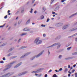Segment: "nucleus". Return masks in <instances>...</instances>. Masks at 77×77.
Returning a JSON list of instances; mask_svg holds the SVG:
<instances>
[{"label":"nucleus","instance_id":"nucleus-26","mask_svg":"<svg viewBox=\"0 0 77 77\" xmlns=\"http://www.w3.org/2000/svg\"><path fill=\"white\" fill-rule=\"evenodd\" d=\"M67 71H68V69H65V71H64V72H67Z\"/></svg>","mask_w":77,"mask_h":77},{"label":"nucleus","instance_id":"nucleus-23","mask_svg":"<svg viewBox=\"0 0 77 77\" xmlns=\"http://www.w3.org/2000/svg\"><path fill=\"white\" fill-rule=\"evenodd\" d=\"M54 0H51V5L53 3V2H54Z\"/></svg>","mask_w":77,"mask_h":77},{"label":"nucleus","instance_id":"nucleus-54","mask_svg":"<svg viewBox=\"0 0 77 77\" xmlns=\"http://www.w3.org/2000/svg\"><path fill=\"white\" fill-rule=\"evenodd\" d=\"M68 67L69 68H70V65H68Z\"/></svg>","mask_w":77,"mask_h":77},{"label":"nucleus","instance_id":"nucleus-43","mask_svg":"<svg viewBox=\"0 0 77 77\" xmlns=\"http://www.w3.org/2000/svg\"><path fill=\"white\" fill-rule=\"evenodd\" d=\"M68 72H69V74H71V72H70V71H68Z\"/></svg>","mask_w":77,"mask_h":77},{"label":"nucleus","instance_id":"nucleus-29","mask_svg":"<svg viewBox=\"0 0 77 77\" xmlns=\"http://www.w3.org/2000/svg\"><path fill=\"white\" fill-rule=\"evenodd\" d=\"M49 21H50V19L48 18L47 19L46 22H48Z\"/></svg>","mask_w":77,"mask_h":77},{"label":"nucleus","instance_id":"nucleus-11","mask_svg":"<svg viewBox=\"0 0 77 77\" xmlns=\"http://www.w3.org/2000/svg\"><path fill=\"white\" fill-rule=\"evenodd\" d=\"M59 44H60V43H55L54 44H53V45H52L51 47H53V46H54V45H59Z\"/></svg>","mask_w":77,"mask_h":77},{"label":"nucleus","instance_id":"nucleus-45","mask_svg":"<svg viewBox=\"0 0 77 77\" xmlns=\"http://www.w3.org/2000/svg\"><path fill=\"white\" fill-rule=\"evenodd\" d=\"M3 60H6V59H5V57H3Z\"/></svg>","mask_w":77,"mask_h":77},{"label":"nucleus","instance_id":"nucleus-64","mask_svg":"<svg viewBox=\"0 0 77 77\" xmlns=\"http://www.w3.org/2000/svg\"><path fill=\"white\" fill-rule=\"evenodd\" d=\"M75 41H77V38H75Z\"/></svg>","mask_w":77,"mask_h":77},{"label":"nucleus","instance_id":"nucleus-60","mask_svg":"<svg viewBox=\"0 0 77 77\" xmlns=\"http://www.w3.org/2000/svg\"><path fill=\"white\" fill-rule=\"evenodd\" d=\"M35 75H36V76H37V75H38V74H37L36 73H35Z\"/></svg>","mask_w":77,"mask_h":77},{"label":"nucleus","instance_id":"nucleus-46","mask_svg":"<svg viewBox=\"0 0 77 77\" xmlns=\"http://www.w3.org/2000/svg\"><path fill=\"white\" fill-rule=\"evenodd\" d=\"M55 71H56V72H59V71H57V70H55Z\"/></svg>","mask_w":77,"mask_h":77},{"label":"nucleus","instance_id":"nucleus-19","mask_svg":"<svg viewBox=\"0 0 77 77\" xmlns=\"http://www.w3.org/2000/svg\"><path fill=\"white\" fill-rule=\"evenodd\" d=\"M44 16L43 15H42L41 16V20H43V19H44Z\"/></svg>","mask_w":77,"mask_h":77},{"label":"nucleus","instance_id":"nucleus-34","mask_svg":"<svg viewBox=\"0 0 77 77\" xmlns=\"http://www.w3.org/2000/svg\"><path fill=\"white\" fill-rule=\"evenodd\" d=\"M13 49H14V48H11L9 51H12Z\"/></svg>","mask_w":77,"mask_h":77},{"label":"nucleus","instance_id":"nucleus-12","mask_svg":"<svg viewBox=\"0 0 77 77\" xmlns=\"http://www.w3.org/2000/svg\"><path fill=\"white\" fill-rule=\"evenodd\" d=\"M42 54V53H40L39 54H38L37 56H35L36 57H39V56H41Z\"/></svg>","mask_w":77,"mask_h":77},{"label":"nucleus","instance_id":"nucleus-21","mask_svg":"<svg viewBox=\"0 0 77 77\" xmlns=\"http://www.w3.org/2000/svg\"><path fill=\"white\" fill-rule=\"evenodd\" d=\"M45 25L42 24L41 25V27H45Z\"/></svg>","mask_w":77,"mask_h":77},{"label":"nucleus","instance_id":"nucleus-10","mask_svg":"<svg viewBox=\"0 0 77 77\" xmlns=\"http://www.w3.org/2000/svg\"><path fill=\"white\" fill-rule=\"evenodd\" d=\"M67 28L66 26V25H64L62 27V29H66Z\"/></svg>","mask_w":77,"mask_h":77},{"label":"nucleus","instance_id":"nucleus-18","mask_svg":"<svg viewBox=\"0 0 77 77\" xmlns=\"http://www.w3.org/2000/svg\"><path fill=\"white\" fill-rule=\"evenodd\" d=\"M5 24H6V23L4 24L3 26H0V28H1L2 27H3L4 26H5Z\"/></svg>","mask_w":77,"mask_h":77},{"label":"nucleus","instance_id":"nucleus-48","mask_svg":"<svg viewBox=\"0 0 77 77\" xmlns=\"http://www.w3.org/2000/svg\"><path fill=\"white\" fill-rule=\"evenodd\" d=\"M46 35H45V34H43V37H45V36Z\"/></svg>","mask_w":77,"mask_h":77},{"label":"nucleus","instance_id":"nucleus-57","mask_svg":"<svg viewBox=\"0 0 77 77\" xmlns=\"http://www.w3.org/2000/svg\"><path fill=\"white\" fill-rule=\"evenodd\" d=\"M76 66V64H75L73 65V67H75Z\"/></svg>","mask_w":77,"mask_h":77},{"label":"nucleus","instance_id":"nucleus-1","mask_svg":"<svg viewBox=\"0 0 77 77\" xmlns=\"http://www.w3.org/2000/svg\"><path fill=\"white\" fill-rule=\"evenodd\" d=\"M34 42L37 45H39V44H40L42 43V40H39V37H38L35 40Z\"/></svg>","mask_w":77,"mask_h":77},{"label":"nucleus","instance_id":"nucleus-47","mask_svg":"<svg viewBox=\"0 0 77 77\" xmlns=\"http://www.w3.org/2000/svg\"><path fill=\"white\" fill-rule=\"evenodd\" d=\"M68 59H69V58H67L65 59V60H68Z\"/></svg>","mask_w":77,"mask_h":77},{"label":"nucleus","instance_id":"nucleus-17","mask_svg":"<svg viewBox=\"0 0 77 77\" xmlns=\"http://www.w3.org/2000/svg\"><path fill=\"white\" fill-rule=\"evenodd\" d=\"M66 25V26L67 28H68V27H69V24L68 23L66 25Z\"/></svg>","mask_w":77,"mask_h":77},{"label":"nucleus","instance_id":"nucleus-22","mask_svg":"<svg viewBox=\"0 0 77 77\" xmlns=\"http://www.w3.org/2000/svg\"><path fill=\"white\" fill-rule=\"evenodd\" d=\"M43 12H45V7L43 8Z\"/></svg>","mask_w":77,"mask_h":77},{"label":"nucleus","instance_id":"nucleus-14","mask_svg":"<svg viewBox=\"0 0 77 77\" xmlns=\"http://www.w3.org/2000/svg\"><path fill=\"white\" fill-rule=\"evenodd\" d=\"M21 22H22V20H19L18 23V24H20L21 23Z\"/></svg>","mask_w":77,"mask_h":77},{"label":"nucleus","instance_id":"nucleus-9","mask_svg":"<svg viewBox=\"0 0 77 77\" xmlns=\"http://www.w3.org/2000/svg\"><path fill=\"white\" fill-rule=\"evenodd\" d=\"M30 19H29L27 21L26 23V24H29L30 23Z\"/></svg>","mask_w":77,"mask_h":77},{"label":"nucleus","instance_id":"nucleus-49","mask_svg":"<svg viewBox=\"0 0 77 77\" xmlns=\"http://www.w3.org/2000/svg\"><path fill=\"white\" fill-rule=\"evenodd\" d=\"M62 68L60 69L59 71H62Z\"/></svg>","mask_w":77,"mask_h":77},{"label":"nucleus","instance_id":"nucleus-27","mask_svg":"<svg viewBox=\"0 0 77 77\" xmlns=\"http://www.w3.org/2000/svg\"><path fill=\"white\" fill-rule=\"evenodd\" d=\"M71 47H70L68 48H67V50H70V49H71Z\"/></svg>","mask_w":77,"mask_h":77},{"label":"nucleus","instance_id":"nucleus-58","mask_svg":"<svg viewBox=\"0 0 77 77\" xmlns=\"http://www.w3.org/2000/svg\"><path fill=\"white\" fill-rule=\"evenodd\" d=\"M18 17H16V20H18Z\"/></svg>","mask_w":77,"mask_h":77},{"label":"nucleus","instance_id":"nucleus-24","mask_svg":"<svg viewBox=\"0 0 77 77\" xmlns=\"http://www.w3.org/2000/svg\"><path fill=\"white\" fill-rule=\"evenodd\" d=\"M30 53H26L25 55H24V56H27V55H28V54H30Z\"/></svg>","mask_w":77,"mask_h":77},{"label":"nucleus","instance_id":"nucleus-41","mask_svg":"<svg viewBox=\"0 0 77 77\" xmlns=\"http://www.w3.org/2000/svg\"><path fill=\"white\" fill-rule=\"evenodd\" d=\"M4 45H5V43L3 44L2 45H1V46H4Z\"/></svg>","mask_w":77,"mask_h":77},{"label":"nucleus","instance_id":"nucleus-2","mask_svg":"<svg viewBox=\"0 0 77 77\" xmlns=\"http://www.w3.org/2000/svg\"><path fill=\"white\" fill-rule=\"evenodd\" d=\"M63 23H57L55 24V26L56 27H60L63 26Z\"/></svg>","mask_w":77,"mask_h":77},{"label":"nucleus","instance_id":"nucleus-30","mask_svg":"<svg viewBox=\"0 0 77 77\" xmlns=\"http://www.w3.org/2000/svg\"><path fill=\"white\" fill-rule=\"evenodd\" d=\"M11 55H12V54H11V53H10L7 55V56H10Z\"/></svg>","mask_w":77,"mask_h":77},{"label":"nucleus","instance_id":"nucleus-13","mask_svg":"<svg viewBox=\"0 0 77 77\" xmlns=\"http://www.w3.org/2000/svg\"><path fill=\"white\" fill-rule=\"evenodd\" d=\"M27 35V33H23L21 34H20L21 36H23V35Z\"/></svg>","mask_w":77,"mask_h":77},{"label":"nucleus","instance_id":"nucleus-5","mask_svg":"<svg viewBox=\"0 0 77 77\" xmlns=\"http://www.w3.org/2000/svg\"><path fill=\"white\" fill-rule=\"evenodd\" d=\"M77 15V12L75 13L72 14L70 16H69V17L70 18H72V17H74V16H75V15Z\"/></svg>","mask_w":77,"mask_h":77},{"label":"nucleus","instance_id":"nucleus-56","mask_svg":"<svg viewBox=\"0 0 77 77\" xmlns=\"http://www.w3.org/2000/svg\"><path fill=\"white\" fill-rule=\"evenodd\" d=\"M62 57V55H60L59 57V58H60Z\"/></svg>","mask_w":77,"mask_h":77},{"label":"nucleus","instance_id":"nucleus-4","mask_svg":"<svg viewBox=\"0 0 77 77\" xmlns=\"http://www.w3.org/2000/svg\"><path fill=\"white\" fill-rule=\"evenodd\" d=\"M22 63V62L20 63H19L17 65L14 66V68H18L19 66H20L21 64Z\"/></svg>","mask_w":77,"mask_h":77},{"label":"nucleus","instance_id":"nucleus-38","mask_svg":"<svg viewBox=\"0 0 77 77\" xmlns=\"http://www.w3.org/2000/svg\"><path fill=\"white\" fill-rule=\"evenodd\" d=\"M74 71H75V70L73 69L72 71V72H74Z\"/></svg>","mask_w":77,"mask_h":77},{"label":"nucleus","instance_id":"nucleus-25","mask_svg":"<svg viewBox=\"0 0 77 77\" xmlns=\"http://www.w3.org/2000/svg\"><path fill=\"white\" fill-rule=\"evenodd\" d=\"M27 48V47H23V46H22L21 47V48L22 49H23V48Z\"/></svg>","mask_w":77,"mask_h":77},{"label":"nucleus","instance_id":"nucleus-7","mask_svg":"<svg viewBox=\"0 0 77 77\" xmlns=\"http://www.w3.org/2000/svg\"><path fill=\"white\" fill-rule=\"evenodd\" d=\"M26 73H27V72H22V73L19 74V75H24V74H26Z\"/></svg>","mask_w":77,"mask_h":77},{"label":"nucleus","instance_id":"nucleus-51","mask_svg":"<svg viewBox=\"0 0 77 77\" xmlns=\"http://www.w3.org/2000/svg\"><path fill=\"white\" fill-rule=\"evenodd\" d=\"M24 29H29V28L28 27H26Z\"/></svg>","mask_w":77,"mask_h":77},{"label":"nucleus","instance_id":"nucleus-6","mask_svg":"<svg viewBox=\"0 0 77 77\" xmlns=\"http://www.w3.org/2000/svg\"><path fill=\"white\" fill-rule=\"evenodd\" d=\"M59 8H60V7L59 6L55 8L54 9V11H58L59 9Z\"/></svg>","mask_w":77,"mask_h":77},{"label":"nucleus","instance_id":"nucleus-50","mask_svg":"<svg viewBox=\"0 0 77 77\" xmlns=\"http://www.w3.org/2000/svg\"><path fill=\"white\" fill-rule=\"evenodd\" d=\"M68 77H70V76H71V75L70 74H68Z\"/></svg>","mask_w":77,"mask_h":77},{"label":"nucleus","instance_id":"nucleus-28","mask_svg":"<svg viewBox=\"0 0 77 77\" xmlns=\"http://www.w3.org/2000/svg\"><path fill=\"white\" fill-rule=\"evenodd\" d=\"M8 18V15H7L5 16L4 17V18H5V19H6V18Z\"/></svg>","mask_w":77,"mask_h":77},{"label":"nucleus","instance_id":"nucleus-15","mask_svg":"<svg viewBox=\"0 0 77 77\" xmlns=\"http://www.w3.org/2000/svg\"><path fill=\"white\" fill-rule=\"evenodd\" d=\"M16 61H14L12 63H10V64L11 65H12V64H14V63H16Z\"/></svg>","mask_w":77,"mask_h":77},{"label":"nucleus","instance_id":"nucleus-33","mask_svg":"<svg viewBox=\"0 0 77 77\" xmlns=\"http://www.w3.org/2000/svg\"><path fill=\"white\" fill-rule=\"evenodd\" d=\"M66 1V0H62L61 1V2L62 3H63V2H65Z\"/></svg>","mask_w":77,"mask_h":77},{"label":"nucleus","instance_id":"nucleus-31","mask_svg":"<svg viewBox=\"0 0 77 77\" xmlns=\"http://www.w3.org/2000/svg\"><path fill=\"white\" fill-rule=\"evenodd\" d=\"M49 29H54V28H53V27H51V26H49Z\"/></svg>","mask_w":77,"mask_h":77},{"label":"nucleus","instance_id":"nucleus-16","mask_svg":"<svg viewBox=\"0 0 77 77\" xmlns=\"http://www.w3.org/2000/svg\"><path fill=\"white\" fill-rule=\"evenodd\" d=\"M24 12V8H23L22 9L21 12V13H23Z\"/></svg>","mask_w":77,"mask_h":77},{"label":"nucleus","instance_id":"nucleus-52","mask_svg":"<svg viewBox=\"0 0 77 77\" xmlns=\"http://www.w3.org/2000/svg\"><path fill=\"white\" fill-rule=\"evenodd\" d=\"M45 77H47V74H45Z\"/></svg>","mask_w":77,"mask_h":77},{"label":"nucleus","instance_id":"nucleus-63","mask_svg":"<svg viewBox=\"0 0 77 77\" xmlns=\"http://www.w3.org/2000/svg\"><path fill=\"white\" fill-rule=\"evenodd\" d=\"M75 25L77 24V22L75 23Z\"/></svg>","mask_w":77,"mask_h":77},{"label":"nucleus","instance_id":"nucleus-8","mask_svg":"<svg viewBox=\"0 0 77 77\" xmlns=\"http://www.w3.org/2000/svg\"><path fill=\"white\" fill-rule=\"evenodd\" d=\"M39 72V70L37 71H33L32 72V73H37L38 72Z\"/></svg>","mask_w":77,"mask_h":77},{"label":"nucleus","instance_id":"nucleus-39","mask_svg":"<svg viewBox=\"0 0 77 77\" xmlns=\"http://www.w3.org/2000/svg\"><path fill=\"white\" fill-rule=\"evenodd\" d=\"M60 47V45H58L57 46V48H59V47Z\"/></svg>","mask_w":77,"mask_h":77},{"label":"nucleus","instance_id":"nucleus-40","mask_svg":"<svg viewBox=\"0 0 77 77\" xmlns=\"http://www.w3.org/2000/svg\"><path fill=\"white\" fill-rule=\"evenodd\" d=\"M77 54V52H75L73 54Z\"/></svg>","mask_w":77,"mask_h":77},{"label":"nucleus","instance_id":"nucleus-53","mask_svg":"<svg viewBox=\"0 0 77 77\" xmlns=\"http://www.w3.org/2000/svg\"><path fill=\"white\" fill-rule=\"evenodd\" d=\"M37 13V11H34L35 14H36Z\"/></svg>","mask_w":77,"mask_h":77},{"label":"nucleus","instance_id":"nucleus-36","mask_svg":"<svg viewBox=\"0 0 77 77\" xmlns=\"http://www.w3.org/2000/svg\"><path fill=\"white\" fill-rule=\"evenodd\" d=\"M75 77H77V73H75Z\"/></svg>","mask_w":77,"mask_h":77},{"label":"nucleus","instance_id":"nucleus-35","mask_svg":"<svg viewBox=\"0 0 77 77\" xmlns=\"http://www.w3.org/2000/svg\"><path fill=\"white\" fill-rule=\"evenodd\" d=\"M0 63H4V62L3 61H1L0 62Z\"/></svg>","mask_w":77,"mask_h":77},{"label":"nucleus","instance_id":"nucleus-37","mask_svg":"<svg viewBox=\"0 0 77 77\" xmlns=\"http://www.w3.org/2000/svg\"><path fill=\"white\" fill-rule=\"evenodd\" d=\"M23 31H29V29H28L27 30H26V29H23Z\"/></svg>","mask_w":77,"mask_h":77},{"label":"nucleus","instance_id":"nucleus-42","mask_svg":"<svg viewBox=\"0 0 77 77\" xmlns=\"http://www.w3.org/2000/svg\"><path fill=\"white\" fill-rule=\"evenodd\" d=\"M35 0H32V3H34L35 2Z\"/></svg>","mask_w":77,"mask_h":77},{"label":"nucleus","instance_id":"nucleus-32","mask_svg":"<svg viewBox=\"0 0 77 77\" xmlns=\"http://www.w3.org/2000/svg\"><path fill=\"white\" fill-rule=\"evenodd\" d=\"M53 77H57V75L56 74H54Z\"/></svg>","mask_w":77,"mask_h":77},{"label":"nucleus","instance_id":"nucleus-20","mask_svg":"<svg viewBox=\"0 0 77 77\" xmlns=\"http://www.w3.org/2000/svg\"><path fill=\"white\" fill-rule=\"evenodd\" d=\"M32 12H33V9L31 8V11H30V13H31L32 14Z\"/></svg>","mask_w":77,"mask_h":77},{"label":"nucleus","instance_id":"nucleus-61","mask_svg":"<svg viewBox=\"0 0 77 77\" xmlns=\"http://www.w3.org/2000/svg\"><path fill=\"white\" fill-rule=\"evenodd\" d=\"M10 12V10H8V14H9Z\"/></svg>","mask_w":77,"mask_h":77},{"label":"nucleus","instance_id":"nucleus-59","mask_svg":"<svg viewBox=\"0 0 77 77\" xmlns=\"http://www.w3.org/2000/svg\"><path fill=\"white\" fill-rule=\"evenodd\" d=\"M74 29H77V26H76L75 27Z\"/></svg>","mask_w":77,"mask_h":77},{"label":"nucleus","instance_id":"nucleus-62","mask_svg":"<svg viewBox=\"0 0 77 77\" xmlns=\"http://www.w3.org/2000/svg\"><path fill=\"white\" fill-rule=\"evenodd\" d=\"M11 29V26H9V29Z\"/></svg>","mask_w":77,"mask_h":77},{"label":"nucleus","instance_id":"nucleus-3","mask_svg":"<svg viewBox=\"0 0 77 77\" xmlns=\"http://www.w3.org/2000/svg\"><path fill=\"white\" fill-rule=\"evenodd\" d=\"M6 68L4 69L3 70V71H7V70L9 69H10V68H11V65H8L6 66Z\"/></svg>","mask_w":77,"mask_h":77},{"label":"nucleus","instance_id":"nucleus-44","mask_svg":"<svg viewBox=\"0 0 77 77\" xmlns=\"http://www.w3.org/2000/svg\"><path fill=\"white\" fill-rule=\"evenodd\" d=\"M52 71V70L51 69H50L49 72H51Z\"/></svg>","mask_w":77,"mask_h":77},{"label":"nucleus","instance_id":"nucleus-55","mask_svg":"<svg viewBox=\"0 0 77 77\" xmlns=\"http://www.w3.org/2000/svg\"><path fill=\"white\" fill-rule=\"evenodd\" d=\"M55 13L54 12H52V14H55Z\"/></svg>","mask_w":77,"mask_h":77}]
</instances>
